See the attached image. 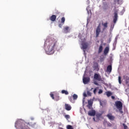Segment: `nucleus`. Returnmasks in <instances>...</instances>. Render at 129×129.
<instances>
[{"label":"nucleus","mask_w":129,"mask_h":129,"mask_svg":"<svg viewBox=\"0 0 129 129\" xmlns=\"http://www.w3.org/2000/svg\"><path fill=\"white\" fill-rule=\"evenodd\" d=\"M46 42H48L46 52L49 54H53V53H54V49H55V47H57V41L49 40V41L47 40Z\"/></svg>","instance_id":"obj_1"},{"label":"nucleus","mask_w":129,"mask_h":129,"mask_svg":"<svg viewBox=\"0 0 129 129\" xmlns=\"http://www.w3.org/2000/svg\"><path fill=\"white\" fill-rule=\"evenodd\" d=\"M18 124H20L19 126H18L19 129H29V126H26V124H25V123H21L19 122H16L15 127H18Z\"/></svg>","instance_id":"obj_2"},{"label":"nucleus","mask_w":129,"mask_h":129,"mask_svg":"<svg viewBox=\"0 0 129 129\" xmlns=\"http://www.w3.org/2000/svg\"><path fill=\"white\" fill-rule=\"evenodd\" d=\"M94 80H96L97 81H102L101 76H100L99 74H94Z\"/></svg>","instance_id":"obj_3"},{"label":"nucleus","mask_w":129,"mask_h":129,"mask_svg":"<svg viewBox=\"0 0 129 129\" xmlns=\"http://www.w3.org/2000/svg\"><path fill=\"white\" fill-rule=\"evenodd\" d=\"M101 32V28H100V24H99L96 29V38H98L100 32Z\"/></svg>","instance_id":"obj_4"},{"label":"nucleus","mask_w":129,"mask_h":129,"mask_svg":"<svg viewBox=\"0 0 129 129\" xmlns=\"http://www.w3.org/2000/svg\"><path fill=\"white\" fill-rule=\"evenodd\" d=\"M22 123H25V126H30L31 127H35L36 125V122H28L26 123L25 122H22Z\"/></svg>","instance_id":"obj_5"},{"label":"nucleus","mask_w":129,"mask_h":129,"mask_svg":"<svg viewBox=\"0 0 129 129\" xmlns=\"http://www.w3.org/2000/svg\"><path fill=\"white\" fill-rule=\"evenodd\" d=\"M115 105L117 109H122V103L120 101L115 102Z\"/></svg>","instance_id":"obj_6"},{"label":"nucleus","mask_w":129,"mask_h":129,"mask_svg":"<svg viewBox=\"0 0 129 129\" xmlns=\"http://www.w3.org/2000/svg\"><path fill=\"white\" fill-rule=\"evenodd\" d=\"M117 18H118V16L117 15V11H115L114 12V17H113V22L114 23V24H116V22H117Z\"/></svg>","instance_id":"obj_7"},{"label":"nucleus","mask_w":129,"mask_h":129,"mask_svg":"<svg viewBox=\"0 0 129 129\" xmlns=\"http://www.w3.org/2000/svg\"><path fill=\"white\" fill-rule=\"evenodd\" d=\"M72 98L74 100H76L77 98H78V96L76 94H74L72 97H69V100H70L71 102L73 101V100H72Z\"/></svg>","instance_id":"obj_8"},{"label":"nucleus","mask_w":129,"mask_h":129,"mask_svg":"<svg viewBox=\"0 0 129 129\" xmlns=\"http://www.w3.org/2000/svg\"><path fill=\"white\" fill-rule=\"evenodd\" d=\"M65 24V17H62L61 19V21L59 23L58 27L59 28H62L63 27V25Z\"/></svg>","instance_id":"obj_9"},{"label":"nucleus","mask_w":129,"mask_h":129,"mask_svg":"<svg viewBox=\"0 0 129 129\" xmlns=\"http://www.w3.org/2000/svg\"><path fill=\"white\" fill-rule=\"evenodd\" d=\"M83 81L84 84H87L90 81V78L89 77H84L83 78Z\"/></svg>","instance_id":"obj_10"},{"label":"nucleus","mask_w":129,"mask_h":129,"mask_svg":"<svg viewBox=\"0 0 129 129\" xmlns=\"http://www.w3.org/2000/svg\"><path fill=\"white\" fill-rule=\"evenodd\" d=\"M107 117L110 120H114L115 118V117L113 115H112V114L111 113H108L106 115Z\"/></svg>","instance_id":"obj_11"},{"label":"nucleus","mask_w":129,"mask_h":129,"mask_svg":"<svg viewBox=\"0 0 129 129\" xmlns=\"http://www.w3.org/2000/svg\"><path fill=\"white\" fill-rule=\"evenodd\" d=\"M88 114V115H89V116H94L95 114H96V112H95V110H92L91 111H89Z\"/></svg>","instance_id":"obj_12"},{"label":"nucleus","mask_w":129,"mask_h":129,"mask_svg":"<svg viewBox=\"0 0 129 129\" xmlns=\"http://www.w3.org/2000/svg\"><path fill=\"white\" fill-rule=\"evenodd\" d=\"M88 105H87L88 108L89 109H91V107H92V104H93V102L92 100H89L88 101Z\"/></svg>","instance_id":"obj_13"},{"label":"nucleus","mask_w":129,"mask_h":129,"mask_svg":"<svg viewBox=\"0 0 129 129\" xmlns=\"http://www.w3.org/2000/svg\"><path fill=\"white\" fill-rule=\"evenodd\" d=\"M64 108L66 110H68V111H69V110H71V108H72V107L70 105L68 104H65Z\"/></svg>","instance_id":"obj_14"},{"label":"nucleus","mask_w":129,"mask_h":129,"mask_svg":"<svg viewBox=\"0 0 129 129\" xmlns=\"http://www.w3.org/2000/svg\"><path fill=\"white\" fill-rule=\"evenodd\" d=\"M109 52V47L108 46H107L105 48V49L104 50V55H107V54H108Z\"/></svg>","instance_id":"obj_15"},{"label":"nucleus","mask_w":129,"mask_h":129,"mask_svg":"<svg viewBox=\"0 0 129 129\" xmlns=\"http://www.w3.org/2000/svg\"><path fill=\"white\" fill-rule=\"evenodd\" d=\"M112 70V67L111 66V65L108 66V67H107L106 72H108L109 73H110Z\"/></svg>","instance_id":"obj_16"},{"label":"nucleus","mask_w":129,"mask_h":129,"mask_svg":"<svg viewBox=\"0 0 129 129\" xmlns=\"http://www.w3.org/2000/svg\"><path fill=\"white\" fill-rule=\"evenodd\" d=\"M108 23H107V22H105L104 23H102V26H103V27H104L103 29V31H104V30H105V29H107V27H108Z\"/></svg>","instance_id":"obj_17"},{"label":"nucleus","mask_w":129,"mask_h":129,"mask_svg":"<svg viewBox=\"0 0 129 129\" xmlns=\"http://www.w3.org/2000/svg\"><path fill=\"white\" fill-rule=\"evenodd\" d=\"M63 32L66 34H67L68 33H69V26H66L63 27Z\"/></svg>","instance_id":"obj_18"},{"label":"nucleus","mask_w":129,"mask_h":129,"mask_svg":"<svg viewBox=\"0 0 129 129\" xmlns=\"http://www.w3.org/2000/svg\"><path fill=\"white\" fill-rule=\"evenodd\" d=\"M56 15H52L50 17V21H51L52 22H55V21H56Z\"/></svg>","instance_id":"obj_19"},{"label":"nucleus","mask_w":129,"mask_h":129,"mask_svg":"<svg viewBox=\"0 0 129 129\" xmlns=\"http://www.w3.org/2000/svg\"><path fill=\"white\" fill-rule=\"evenodd\" d=\"M102 50H103V47L102 46V44H101L99 47V49L98 51L99 54L101 53V52H102Z\"/></svg>","instance_id":"obj_20"},{"label":"nucleus","mask_w":129,"mask_h":129,"mask_svg":"<svg viewBox=\"0 0 129 129\" xmlns=\"http://www.w3.org/2000/svg\"><path fill=\"white\" fill-rule=\"evenodd\" d=\"M61 93L62 94H65L66 95H68V94H69V92H68V91L65 90H62L61 91Z\"/></svg>","instance_id":"obj_21"},{"label":"nucleus","mask_w":129,"mask_h":129,"mask_svg":"<svg viewBox=\"0 0 129 129\" xmlns=\"http://www.w3.org/2000/svg\"><path fill=\"white\" fill-rule=\"evenodd\" d=\"M60 99V97L58 95H56V96H54V100H55V101H58Z\"/></svg>","instance_id":"obj_22"},{"label":"nucleus","mask_w":129,"mask_h":129,"mask_svg":"<svg viewBox=\"0 0 129 129\" xmlns=\"http://www.w3.org/2000/svg\"><path fill=\"white\" fill-rule=\"evenodd\" d=\"M124 79L125 80V84H128V82H129V77H127V76H126L125 78H124Z\"/></svg>","instance_id":"obj_23"},{"label":"nucleus","mask_w":129,"mask_h":129,"mask_svg":"<svg viewBox=\"0 0 129 129\" xmlns=\"http://www.w3.org/2000/svg\"><path fill=\"white\" fill-rule=\"evenodd\" d=\"M106 95H107V96H108V97H109V96H110L111 95V94H112L111 93V92H110L109 91L106 92Z\"/></svg>","instance_id":"obj_24"},{"label":"nucleus","mask_w":129,"mask_h":129,"mask_svg":"<svg viewBox=\"0 0 129 129\" xmlns=\"http://www.w3.org/2000/svg\"><path fill=\"white\" fill-rule=\"evenodd\" d=\"M83 49H84V50H86V49H87V45L86 44H83Z\"/></svg>","instance_id":"obj_25"},{"label":"nucleus","mask_w":129,"mask_h":129,"mask_svg":"<svg viewBox=\"0 0 129 129\" xmlns=\"http://www.w3.org/2000/svg\"><path fill=\"white\" fill-rule=\"evenodd\" d=\"M102 116V113H97L96 116L98 118H100V117Z\"/></svg>","instance_id":"obj_26"},{"label":"nucleus","mask_w":129,"mask_h":129,"mask_svg":"<svg viewBox=\"0 0 129 129\" xmlns=\"http://www.w3.org/2000/svg\"><path fill=\"white\" fill-rule=\"evenodd\" d=\"M67 129H74V128H73V126H72V125H68L67 126Z\"/></svg>","instance_id":"obj_27"},{"label":"nucleus","mask_w":129,"mask_h":129,"mask_svg":"<svg viewBox=\"0 0 129 129\" xmlns=\"http://www.w3.org/2000/svg\"><path fill=\"white\" fill-rule=\"evenodd\" d=\"M94 68L95 70L98 69V64L97 63H95V66H94Z\"/></svg>","instance_id":"obj_28"},{"label":"nucleus","mask_w":129,"mask_h":129,"mask_svg":"<svg viewBox=\"0 0 129 129\" xmlns=\"http://www.w3.org/2000/svg\"><path fill=\"white\" fill-rule=\"evenodd\" d=\"M118 82L119 84H121V77L120 76L118 77Z\"/></svg>","instance_id":"obj_29"},{"label":"nucleus","mask_w":129,"mask_h":129,"mask_svg":"<svg viewBox=\"0 0 129 129\" xmlns=\"http://www.w3.org/2000/svg\"><path fill=\"white\" fill-rule=\"evenodd\" d=\"M64 117L66 118V119H67V120H68V119H69V118H70V115H66L64 116Z\"/></svg>","instance_id":"obj_30"},{"label":"nucleus","mask_w":129,"mask_h":129,"mask_svg":"<svg viewBox=\"0 0 129 129\" xmlns=\"http://www.w3.org/2000/svg\"><path fill=\"white\" fill-rule=\"evenodd\" d=\"M50 96L52 98V99H55V97H54V94L52 93L50 94Z\"/></svg>","instance_id":"obj_31"},{"label":"nucleus","mask_w":129,"mask_h":129,"mask_svg":"<svg viewBox=\"0 0 129 129\" xmlns=\"http://www.w3.org/2000/svg\"><path fill=\"white\" fill-rule=\"evenodd\" d=\"M87 95H88V96H91L92 93H91V92H90L89 91H87Z\"/></svg>","instance_id":"obj_32"},{"label":"nucleus","mask_w":129,"mask_h":129,"mask_svg":"<svg viewBox=\"0 0 129 129\" xmlns=\"http://www.w3.org/2000/svg\"><path fill=\"white\" fill-rule=\"evenodd\" d=\"M123 126L124 127V129H127V126L125 124L123 123Z\"/></svg>","instance_id":"obj_33"},{"label":"nucleus","mask_w":129,"mask_h":129,"mask_svg":"<svg viewBox=\"0 0 129 129\" xmlns=\"http://www.w3.org/2000/svg\"><path fill=\"white\" fill-rule=\"evenodd\" d=\"M97 91V88H95L94 91H93V93H94V94H96V91Z\"/></svg>","instance_id":"obj_34"},{"label":"nucleus","mask_w":129,"mask_h":129,"mask_svg":"<svg viewBox=\"0 0 129 129\" xmlns=\"http://www.w3.org/2000/svg\"><path fill=\"white\" fill-rule=\"evenodd\" d=\"M119 109V111L121 113H123V111H122V109Z\"/></svg>","instance_id":"obj_35"},{"label":"nucleus","mask_w":129,"mask_h":129,"mask_svg":"<svg viewBox=\"0 0 129 129\" xmlns=\"http://www.w3.org/2000/svg\"><path fill=\"white\" fill-rule=\"evenodd\" d=\"M112 124L110 122L107 123V126H111Z\"/></svg>","instance_id":"obj_36"},{"label":"nucleus","mask_w":129,"mask_h":129,"mask_svg":"<svg viewBox=\"0 0 129 129\" xmlns=\"http://www.w3.org/2000/svg\"><path fill=\"white\" fill-rule=\"evenodd\" d=\"M114 28V24H111V28L113 29Z\"/></svg>","instance_id":"obj_37"},{"label":"nucleus","mask_w":129,"mask_h":129,"mask_svg":"<svg viewBox=\"0 0 129 129\" xmlns=\"http://www.w3.org/2000/svg\"><path fill=\"white\" fill-rule=\"evenodd\" d=\"M98 93H99V94L102 93V90H99V92H98Z\"/></svg>","instance_id":"obj_38"},{"label":"nucleus","mask_w":129,"mask_h":129,"mask_svg":"<svg viewBox=\"0 0 129 129\" xmlns=\"http://www.w3.org/2000/svg\"><path fill=\"white\" fill-rule=\"evenodd\" d=\"M94 84H95V85H98V83H97V82H94Z\"/></svg>","instance_id":"obj_39"},{"label":"nucleus","mask_w":129,"mask_h":129,"mask_svg":"<svg viewBox=\"0 0 129 129\" xmlns=\"http://www.w3.org/2000/svg\"><path fill=\"white\" fill-rule=\"evenodd\" d=\"M111 98H112V99H115V97H114V96H111Z\"/></svg>","instance_id":"obj_40"},{"label":"nucleus","mask_w":129,"mask_h":129,"mask_svg":"<svg viewBox=\"0 0 129 129\" xmlns=\"http://www.w3.org/2000/svg\"><path fill=\"white\" fill-rule=\"evenodd\" d=\"M93 119L94 121H95V117H94V118H93Z\"/></svg>","instance_id":"obj_41"},{"label":"nucleus","mask_w":129,"mask_h":129,"mask_svg":"<svg viewBox=\"0 0 129 129\" xmlns=\"http://www.w3.org/2000/svg\"><path fill=\"white\" fill-rule=\"evenodd\" d=\"M84 96L85 97H86V94H85L84 95Z\"/></svg>","instance_id":"obj_42"},{"label":"nucleus","mask_w":129,"mask_h":129,"mask_svg":"<svg viewBox=\"0 0 129 129\" xmlns=\"http://www.w3.org/2000/svg\"><path fill=\"white\" fill-rule=\"evenodd\" d=\"M128 86L129 87V84H128Z\"/></svg>","instance_id":"obj_43"},{"label":"nucleus","mask_w":129,"mask_h":129,"mask_svg":"<svg viewBox=\"0 0 129 129\" xmlns=\"http://www.w3.org/2000/svg\"><path fill=\"white\" fill-rule=\"evenodd\" d=\"M91 89H93V88H92Z\"/></svg>","instance_id":"obj_44"}]
</instances>
